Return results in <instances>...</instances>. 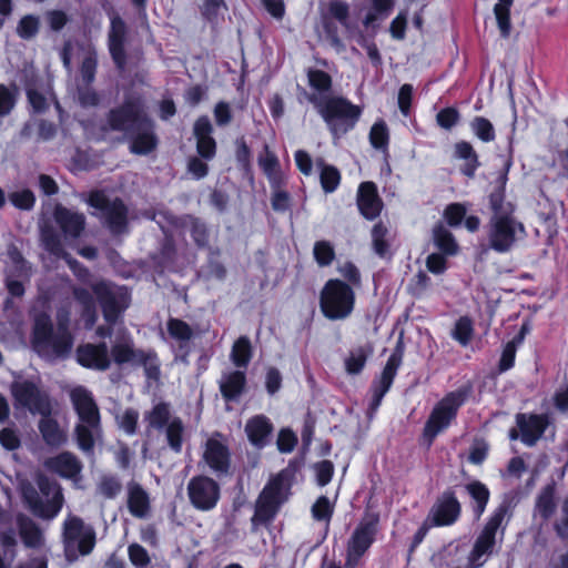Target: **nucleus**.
<instances>
[{
  "label": "nucleus",
  "instance_id": "f257e3e1",
  "mask_svg": "<svg viewBox=\"0 0 568 568\" xmlns=\"http://www.w3.org/2000/svg\"><path fill=\"white\" fill-rule=\"evenodd\" d=\"M488 207L491 212L486 224L488 248L506 254L526 235L525 225L516 216L515 204L504 205L503 200L495 196Z\"/></svg>",
  "mask_w": 568,
  "mask_h": 568
},
{
  "label": "nucleus",
  "instance_id": "f03ea898",
  "mask_svg": "<svg viewBox=\"0 0 568 568\" xmlns=\"http://www.w3.org/2000/svg\"><path fill=\"white\" fill-rule=\"evenodd\" d=\"M70 400L79 419L73 429L78 448L88 456L93 455L95 442L103 433L100 408L84 386L74 387Z\"/></svg>",
  "mask_w": 568,
  "mask_h": 568
},
{
  "label": "nucleus",
  "instance_id": "7ed1b4c3",
  "mask_svg": "<svg viewBox=\"0 0 568 568\" xmlns=\"http://www.w3.org/2000/svg\"><path fill=\"white\" fill-rule=\"evenodd\" d=\"M292 487V474L288 469H282L272 476L258 494L254 514L251 518L253 532L262 526H268L276 518L282 505L287 501Z\"/></svg>",
  "mask_w": 568,
  "mask_h": 568
},
{
  "label": "nucleus",
  "instance_id": "20e7f679",
  "mask_svg": "<svg viewBox=\"0 0 568 568\" xmlns=\"http://www.w3.org/2000/svg\"><path fill=\"white\" fill-rule=\"evenodd\" d=\"M474 394V383L467 381L455 390L448 392L433 407L423 428V439L428 446L457 418L459 409Z\"/></svg>",
  "mask_w": 568,
  "mask_h": 568
},
{
  "label": "nucleus",
  "instance_id": "39448f33",
  "mask_svg": "<svg viewBox=\"0 0 568 568\" xmlns=\"http://www.w3.org/2000/svg\"><path fill=\"white\" fill-rule=\"evenodd\" d=\"M308 101L318 108L321 116L335 139H339L352 131L363 112L359 105L339 95L320 100L316 94H311Z\"/></svg>",
  "mask_w": 568,
  "mask_h": 568
},
{
  "label": "nucleus",
  "instance_id": "423d86ee",
  "mask_svg": "<svg viewBox=\"0 0 568 568\" xmlns=\"http://www.w3.org/2000/svg\"><path fill=\"white\" fill-rule=\"evenodd\" d=\"M31 342L40 356L62 358L71 352L73 337L64 325H59L54 332L51 318L41 314L34 321Z\"/></svg>",
  "mask_w": 568,
  "mask_h": 568
},
{
  "label": "nucleus",
  "instance_id": "0eeeda50",
  "mask_svg": "<svg viewBox=\"0 0 568 568\" xmlns=\"http://www.w3.org/2000/svg\"><path fill=\"white\" fill-rule=\"evenodd\" d=\"M356 304L354 288L341 278H329L320 292V310L328 321L348 318Z\"/></svg>",
  "mask_w": 568,
  "mask_h": 568
},
{
  "label": "nucleus",
  "instance_id": "6e6552de",
  "mask_svg": "<svg viewBox=\"0 0 568 568\" xmlns=\"http://www.w3.org/2000/svg\"><path fill=\"white\" fill-rule=\"evenodd\" d=\"M150 118L144 98L141 94H126L119 105L108 111L102 130L122 132L126 136L143 123H149Z\"/></svg>",
  "mask_w": 568,
  "mask_h": 568
},
{
  "label": "nucleus",
  "instance_id": "1a4fd4ad",
  "mask_svg": "<svg viewBox=\"0 0 568 568\" xmlns=\"http://www.w3.org/2000/svg\"><path fill=\"white\" fill-rule=\"evenodd\" d=\"M87 203L95 210L92 215L97 216L113 235L128 232L129 210L122 199H110L103 190H93L89 193Z\"/></svg>",
  "mask_w": 568,
  "mask_h": 568
},
{
  "label": "nucleus",
  "instance_id": "9d476101",
  "mask_svg": "<svg viewBox=\"0 0 568 568\" xmlns=\"http://www.w3.org/2000/svg\"><path fill=\"white\" fill-rule=\"evenodd\" d=\"M103 317L106 323L115 324L119 317L130 306L131 295L125 286L113 290V284L105 280H100L91 285Z\"/></svg>",
  "mask_w": 568,
  "mask_h": 568
},
{
  "label": "nucleus",
  "instance_id": "9b49d317",
  "mask_svg": "<svg viewBox=\"0 0 568 568\" xmlns=\"http://www.w3.org/2000/svg\"><path fill=\"white\" fill-rule=\"evenodd\" d=\"M10 393L16 408L27 409L32 415H51L52 405L49 394L41 389L33 381L12 382Z\"/></svg>",
  "mask_w": 568,
  "mask_h": 568
},
{
  "label": "nucleus",
  "instance_id": "f8f14e48",
  "mask_svg": "<svg viewBox=\"0 0 568 568\" xmlns=\"http://www.w3.org/2000/svg\"><path fill=\"white\" fill-rule=\"evenodd\" d=\"M110 354L116 365L131 363L143 366L148 379L158 381L161 376L158 354L154 351L134 348L133 343L128 341L113 344Z\"/></svg>",
  "mask_w": 568,
  "mask_h": 568
},
{
  "label": "nucleus",
  "instance_id": "ddd939ff",
  "mask_svg": "<svg viewBox=\"0 0 568 568\" xmlns=\"http://www.w3.org/2000/svg\"><path fill=\"white\" fill-rule=\"evenodd\" d=\"M186 490L190 504L200 511L213 510L221 499L219 483L206 475L193 476L187 483Z\"/></svg>",
  "mask_w": 568,
  "mask_h": 568
},
{
  "label": "nucleus",
  "instance_id": "4468645a",
  "mask_svg": "<svg viewBox=\"0 0 568 568\" xmlns=\"http://www.w3.org/2000/svg\"><path fill=\"white\" fill-rule=\"evenodd\" d=\"M462 515V504L456 491L448 487L435 500L426 519L434 527H448L454 525Z\"/></svg>",
  "mask_w": 568,
  "mask_h": 568
},
{
  "label": "nucleus",
  "instance_id": "2eb2a0df",
  "mask_svg": "<svg viewBox=\"0 0 568 568\" xmlns=\"http://www.w3.org/2000/svg\"><path fill=\"white\" fill-rule=\"evenodd\" d=\"M379 525V514L365 513L348 539L346 552L362 558L376 540Z\"/></svg>",
  "mask_w": 568,
  "mask_h": 568
},
{
  "label": "nucleus",
  "instance_id": "dca6fc26",
  "mask_svg": "<svg viewBox=\"0 0 568 568\" xmlns=\"http://www.w3.org/2000/svg\"><path fill=\"white\" fill-rule=\"evenodd\" d=\"M21 495L30 510L42 519L54 518L62 508L63 496L61 490H57L50 500L43 501L37 489L28 483L22 486Z\"/></svg>",
  "mask_w": 568,
  "mask_h": 568
},
{
  "label": "nucleus",
  "instance_id": "f3484780",
  "mask_svg": "<svg viewBox=\"0 0 568 568\" xmlns=\"http://www.w3.org/2000/svg\"><path fill=\"white\" fill-rule=\"evenodd\" d=\"M126 38L128 27L125 21L118 14L113 16L110 21V30L108 33V49L118 70H124L128 64V55L125 51Z\"/></svg>",
  "mask_w": 568,
  "mask_h": 568
},
{
  "label": "nucleus",
  "instance_id": "a211bd4d",
  "mask_svg": "<svg viewBox=\"0 0 568 568\" xmlns=\"http://www.w3.org/2000/svg\"><path fill=\"white\" fill-rule=\"evenodd\" d=\"M75 358L80 366L104 372L111 366L109 348L105 342L81 344L75 349Z\"/></svg>",
  "mask_w": 568,
  "mask_h": 568
},
{
  "label": "nucleus",
  "instance_id": "6ab92c4d",
  "mask_svg": "<svg viewBox=\"0 0 568 568\" xmlns=\"http://www.w3.org/2000/svg\"><path fill=\"white\" fill-rule=\"evenodd\" d=\"M515 418L520 439L527 446L536 445L550 424L547 414L518 413Z\"/></svg>",
  "mask_w": 568,
  "mask_h": 568
},
{
  "label": "nucleus",
  "instance_id": "aec40b11",
  "mask_svg": "<svg viewBox=\"0 0 568 568\" xmlns=\"http://www.w3.org/2000/svg\"><path fill=\"white\" fill-rule=\"evenodd\" d=\"M356 205L361 215L367 221H374L381 215L384 203L374 182L365 181L358 185Z\"/></svg>",
  "mask_w": 568,
  "mask_h": 568
},
{
  "label": "nucleus",
  "instance_id": "412c9836",
  "mask_svg": "<svg viewBox=\"0 0 568 568\" xmlns=\"http://www.w3.org/2000/svg\"><path fill=\"white\" fill-rule=\"evenodd\" d=\"M214 128L206 115H200L193 124V135L196 141V152L200 158L211 161L217 152V143L213 138Z\"/></svg>",
  "mask_w": 568,
  "mask_h": 568
},
{
  "label": "nucleus",
  "instance_id": "4be33fe9",
  "mask_svg": "<svg viewBox=\"0 0 568 568\" xmlns=\"http://www.w3.org/2000/svg\"><path fill=\"white\" fill-rule=\"evenodd\" d=\"M404 357V344L402 339H399L392 354L389 355L382 374L378 379L373 381L371 390L372 393H377L379 395L385 396L387 392L390 389L394 379L397 375V371L403 363Z\"/></svg>",
  "mask_w": 568,
  "mask_h": 568
},
{
  "label": "nucleus",
  "instance_id": "5701e85b",
  "mask_svg": "<svg viewBox=\"0 0 568 568\" xmlns=\"http://www.w3.org/2000/svg\"><path fill=\"white\" fill-rule=\"evenodd\" d=\"M404 357V344L402 339H399L392 354L389 355L382 374L378 379L373 381L371 390L372 393H377L379 395L385 396L387 392L390 389L394 379L397 375V371L403 363Z\"/></svg>",
  "mask_w": 568,
  "mask_h": 568
},
{
  "label": "nucleus",
  "instance_id": "b1692460",
  "mask_svg": "<svg viewBox=\"0 0 568 568\" xmlns=\"http://www.w3.org/2000/svg\"><path fill=\"white\" fill-rule=\"evenodd\" d=\"M129 150L135 155H148L156 150L159 138L155 133V122L150 118L149 123H143L134 130V133L128 134Z\"/></svg>",
  "mask_w": 568,
  "mask_h": 568
},
{
  "label": "nucleus",
  "instance_id": "393cba45",
  "mask_svg": "<svg viewBox=\"0 0 568 568\" xmlns=\"http://www.w3.org/2000/svg\"><path fill=\"white\" fill-rule=\"evenodd\" d=\"M203 459L216 475H227L231 469V452L221 440L213 437L205 443Z\"/></svg>",
  "mask_w": 568,
  "mask_h": 568
},
{
  "label": "nucleus",
  "instance_id": "a878e982",
  "mask_svg": "<svg viewBox=\"0 0 568 568\" xmlns=\"http://www.w3.org/2000/svg\"><path fill=\"white\" fill-rule=\"evenodd\" d=\"M244 432L253 447L263 449L271 443L274 425L267 416L257 414L246 420Z\"/></svg>",
  "mask_w": 568,
  "mask_h": 568
},
{
  "label": "nucleus",
  "instance_id": "bb28decb",
  "mask_svg": "<svg viewBox=\"0 0 568 568\" xmlns=\"http://www.w3.org/2000/svg\"><path fill=\"white\" fill-rule=\"evenodd\" d=\"M166 331L169 336L179 344L175 358L187 364L191 353L190 341L194 336L192 327L181 318L170 317L166 322Z\"/></svg>",
  "mask_w": 568,
  "mask_h": 568
},
{
  "label": "nucleus",
  "instance_id": "cd10ccee",
  "mask_svg": "<svg viewBox=\"0 0 568 568\" xmlns=\"http://www.w3.org/2000/svg\"><path fill=\"white\" fill-rule=\"evenodd\" d=\"M53 219L65 237L78 239L85 229L84 214L73 212L62 204L55 205Z\"/></svg>",
  "mask_w": 568,
  "mask_h": 568
},
{
  "label": "nucleus",
  "instance_id": "c85d7f7f",
  "mask_svg": "<svg viewBox=\"0 0 568 568\" xmlns=\"http://www.w3.org/2000/svg\"><path fill=\"white\" fill-rule=\"evenodd\" d=\"M45 467L62 478H75L82 470L83 465L71 452H62L45 460Z\"/></svg>",
  "mask_w": 568,
  "mask_h": 568
},
{
  "label": "nucleus",
  "instance_id": "c756f323",
  "mask_svg": "<svg viewBox=\"0 0 568 568\" xmlns=\"http://www.w3.org/2000/svg\"><path fill=\"white\" fill-rule=\"evenodd\" d=\"M496 545V534L485 528L481 529L477 538L475 539L473 549L468 555L469 568H480L485 560H481L484 556L493 554Z\"/></svg>",
  "mask_w": 568,
  "mask_h": 568
},
{
  "label": "nucleus",
  "instance_id": "7c9ffc66",
  "mask_svg": "<svg viewBox=\"0 0 568 568\" xmlns=\"http://www.w3.org/2000/svg\"><path fill=\"white\" fill-rule=\"evenodd\" d=\"M454 158L464 161L460 173L468 179H474L481 163L471 143L465 140L456 142L454 144Z\"/></svg>",
  "mask_w": 568,
  "mask_h": 568
},
{
  "label": "nucleus",
  "instance_id": "2f4dec72",
  "mask_svg": "<svg viewBox=\"0 0 568 568\" xmlns=\"http://www.w3.org/2000/svg\"><path fill=\"white\" fill-rule=\"evenodd\" d=\"M128 509L135 518H144L150 511V497L146 490L138 483L128 485Z\"/></svg>",
  "mask_w": 568,
  "mask_h": 568
},
{
  "label": "nucleus",
  "instance_id": "473e14b6",
  "mask_svg": "<svg viewBox=\"0 0 568 568\" xmlns=\"http://www.w3.org/2000/svg\"><path fill=\"white\" fill-rule=\"evenodd\" d=\"M38 428L43 442L50 447H61L68 440L65 432L61 429L58 420L52 418L51 415L41 416Z\"/></svg>",
  "mask_w": 568,
  "mask_h": 568
},
{
  "label": "nucleus",
  "instance_id": "72a5a7b5",
  "mask_svg": "<svg viewBox=\"0 0 568 568\" xmlns=\"http://www.w3.org/2000/svg\"><path fill=\"white\" fill-rule=\"evenodd\" d=\"M246 375L242 371H233L224 375L220 382V392L226 402H235L244 393Z\"/></svg>",
  "mask_w": 568,
  "mask_h": 568
},
{
  "label": "nucleus",
  "instance_id": "f704fd0d",
  "mask_svg": "<svg viewBox=\"0 0 568 568\" xmlns=\"http://www.w3.org/2000/svg\"><path fill=\"white\" fill-rule=\"evenodd\" d=\"M181 226L189 230L197 248L210 247V230L202 219L191 214L184 215L181 220Z\"/></svg>",
  "mask_w": 568,
  "mask_h": 568
},
{
  "label": "nucleus",
  "instance_id": "c9c22d12",
  "mask_svg": "<svg viewBox=\"0 0 568 568\" xmlns=\"http://www.w3.org/2000/svg\"><path fill=\"white\" fill-rule=\"evenodd\" d=\"M374 347L371 343H365L349 351L344 359V368L348 375H359L366 366L368 358L373 355Z\"/></svg>",
  "mask_w": 568,
  "mask_h": 568
},
{
  "label": "nucleus",
  "instance_id": "e433bc0d",
  "mask_svg": "<svg viewBox=\"0 0 568 568\" xmlns=\"http://www.w3.org/2000/svg\"><path fill=\"white\" fill-rule=\"evenodd\" d=\"M17 526L23 545L27 548H38L42 542V531L40 527L27 515L17 516Z\"/></svg>",
  "mask_w": 568,
  "mask_h": 568
},
{
  "label": "nucleus",
  "instance_id": "4c0bfd02",
  "mask_svg": "<svg viewBox=\"0 0 568 568\" xmlns=\"http://www.w3.org/2000/svg\"><path fill=\"white\" fill-rule=\"evenodd\" d=\"M536 511L544 521L549 520L556 513V485L554 481L545 485L536 498Z\"/></svg>",
  "mask_w": 568,
  "mask_h": 568
},
{
  "label": "nucleus",
  "instance_id": "58836bf2",
  "mask_svg": "<svg viewBox=\"0 0 568 568\" xmlns=\"http://www.w3.org/2000/svg\"><path fill=\"white\" fill-rule=\"evenodd\" d=\"M74 300L81 306V317L84 320L87 326H92L98 320L97 303L94 294L89 290L80 286H75L72 290Z\"/></svg>",
  "mask_w": 568,
  "mask_h": 568
},
{
  "label": "nucleus",
  "instance_id": "ea45409f",
  "mask_svg": "<svg viewBox=\"0 0 568 568\" xmlns=\"http://www.w3.org/2000/svg\"><path fill=\"white\" fill-rule=\"evenodd\" d=\"M466 491L471 498V509L478 519L485 513L490 499L489 488L480 480H473L465 486Z\"/></svg>",
  "mask_w": 568,
  "mask_h": 568
},
{
  "label": "nucleus",
  "instance_id": "a19ab883",
  "mask_svg": "<svg viewBox=\"0 0 568 568\" xmlns=\"http://www.w3.org/2000/svg\"><path fill=\"white\" fill-rule=\"evenodd\" d=\"M159 273L174 271L178 260V250L172 239H165L160 251L152 257Z\"/></svg>",
  "mask_w": 568,
  "mask_h": 568
},
{
  "label": "nucleus",
  "instance_id": "79ce46f5",
  "mask_svg": "<svg viewBox=\"0 0 568 568\" xmlns=\"http://www.w3.org/2000/svg\"><path fill=\"white\" fill-rule=\"evenodd\" d=\"M433 241L438 251L448 256H454L459 251V245L454 234L442 223H437L433 227Z\"/></svg>",
  "mask_w": 568,
  "mask_h": 568
},
{
  "label": "nucleus",
  "instance_id": "37998d69",
  "mask_svg": "<svg viewBox=\"0 0 568 568\" xmlns=\"http://www.w3.org/2000/svg\"><path fill=\"white\" fill-rule=\"evenodd\" d=\"M371 237L376 255L382 258L390 255L389 229L384 222L379 221L373 225Z\"/></svg>",
  "mask_w": 568,
  "mask_h": 568
},
{
  "label": "nucleus",
  "instance_id": "c03bdc74",
  "mask_svg": "<svg viewBox=\"0 0 568 568\" xmlns=\"http://www.w3.org/2000/svg\"><path fill=\"white\" fill-rule=\"evenodd\" d=\"M372 9L366 13L363 24L365 28H377V22L387 18L394 9L395 0H371Z\"/></svg>",
  "mask_w": 568,
  "mask_h": 568
},
{
  "label": "nucleus",
  "instance_id": "a18cd8bd",
  "mask_svg": "<svg viewBox=\"0 0 568 568\" xmlns=\"http://www.w3.org/2000/svg\"><path fill=\"white\" fill-rule=\"evenodd\" d=\"M144 419L150 428L158 430L165 428L172 420L170 404L166 402L155 404L151 410L145 413Z\"/></svg>",
  "mask_w": 568,
  "mask_h": 568
},
{
  "label": "nucleus",
  "instance_id": "49530a36",
  "mask_svg": "<svg viewBox=\"0 0 568 568\" xmlns=\"http://www.w3.org/2000/svg\"><path fill=\"white\" fill-rule=\"evenodd\" d=\"M253 349L247 336H240L233 344L231 359L236 367H246L252 358Z\"/></svg>",
  "mask_w": 568,
  "mask_h": 568
},
{
  "label": "nucleus",
  "instance_id": "de8ad7c7",
  "mask_svg": "<svg viewBox=\"0 0 568 568\" xmlns=\"http://www.w3.org/2000/svg\"><path fill=\"white\" fill-rule=\"evenodd\" d=\"M317 164L321 168L320 182L323 191L325 193H333L339 186L341 172L336 166L326 164L323 160H320Z\"/></svg>",
  "mask_w": 568,
  "mask_h": 568
},
{
  "label": "nucleus",
  "instance_id": "09e8293b",
  "mask_svg": "<svg viewBox=\"0 0 568 568\" xmlns=\"http://www.w3.org/2000/svg\"><path fill=\"white\" fill-rule=\"evenodd\" d=\"M308 85L318 94H325L332 91L333 79L324 70L308 68L306 71Z\"/></svg>",
  "mask_w": 568,
  "mask_h": 568
},
{
  "label": "nucleus",
  "instance_id": "8fccbe9b",
  "mask_svg": "<svg viewBox=\"0 0 568 568\" xmlns=\"http://www.w3.org/2000/svg\"><path fill=\"white\" fill-rule=\"evenodd\" d=\"M19 88L16 83L6 85L0 83V119L8 116L17 105Z\"/></svg>",
  "mask_w": 568,
  "mask_h": 568
},
{
  "label": "nucleus",
  "instance_id": "3c124183",
  "mask_svg": "<svg viewBox=\"0 0 568 568\" xmlns=\"http://www.w3.org/2000/svg\"><path fill=\"white\" fill-rule=\"evenodd\" d=\"M184 425L180 417H174L165 427L166 440L170 449L175 454L182 452Z\"/></svg>",
  "mask_w": 568,
  "mask_h": 568
},
{
  "label": "nucleus",
  "instance_id": "603ef678",
  "mask_svg": "<svg viewBox=\"0 0 568 568\" xmlns=\"http://www.w3.org/2000/svg\"><path fill=\"white\" fill-rule=\"evenodd\" d=\"M474 335V324L469 316H460L454 325L452 337L462 346H467Z\"/></svg>",
  "mask_w": 568,
  "mask_h": 568
},
{
  "label": "nucleus",
  "instance_id": "864d4df0",
  "mask_svg": "<svg viewBox=\"0 0 568 568\" xmlns=\"http://www.w3.org/2000/svg\"><path fill=\"white\" fill-rule=\"evenodd\" d=\"M514 0H498L494 7V13L503 37H508L511 29L510 7Z\"/></svg>",
  "mask_w": 568,
  "mask_h": 568
},
{
  "label": "nucleus",
  "instance_id": "5fc2aeb1",
  "mask_svg": "<svg viewBox=\"0 0 568 568\" xmlns=\"http://www.w3.org/2000/svg\"><path fill=\"white\" fill-rule=\"evenodd\" d=\"M473 133L484 143L493 142L496 138L493 123L485 116L477 115L470 121Z\"/></svg>",
  "mask_w": 568,
  "mask_h": 568
},
{
  "label": "nucleus",
  "instance_id": "6e6d98bb",
  "mask_svg": "<svg viewBox=\"0 0 568 568\" xmlns=\"http://www.w3.org/2000/svg\"><path fill=\"white\" fill-rule=\"evenodd\" d=\"M369 143L376 150L386 151L389 144V131L387 124L379 120L375 122L369 131Z\"/></svg>",
  "mask_w": 568,
  "mask_h": 568
},
{
  "label": "nucleus",
  "instance_id": "4d7b16f0",
  "mask_svg": "<svg viewBox=\"0 0 568 568\" xmlns=\"http://www.w3.org/2000/svg\"><path fill=\"white\" fill-rule=\"evenodd\" d=\"M98 69V55L94 49L88 51L80 64L81 84H92Z\"/></svg>",
  "mask_w": 568,
  "mask_h": 568
},
{
  "label": "nucleus",
  "instance_id": "13d9d810",
  "mask_svg": "<svg viewBox=\"0 0 568 568\" xmlns=\"http://www.w3.org/2000/svg\"><path fill=\"white\" fill-rule=\"evenodd\" d=\"M84 521L78 516H71L63 524V539L67 546L75 542L87 530Z\"/></svg>",
  "mask_w": 568,
  "mask_h": 568
},
{
  "label": "nucleus",
  "instance_id": "bf43d9fd",
  "mask_svg": "<svg viewBox=\"0 0 568 568\" xmlns=\"http://www.w3.org/2000/svg\"><path fill=\"white\" fill-rule=\"evenodd\" d=\"M42 242L44 248L53 256L58 258H62L63 261L70 257V253H68L61 242L60 236L53 231H43L42 233Z\"/></svg>",
  "mask_w": 568,
  "mask_h": 568
},
{
  "label": "nucleus",
  "instance_id": "052dcab7",
  "mask_svg": "<svg viewBox=\"0 0 568 568\" xmlns=\"http://www.w3.org/2000/svg\"><path fill=\"white\" fill-rule=\"evenodd\" d=\"M313 255L316 263L322 267L331 265L336 257L334 246L325 240L315 242Z\"/></svg>",
  "mask_w": 568,
  "mask_h": 568
},
{
  "label": "nucleus",
  "instance_id": "680f3d73",
  "mask_svg": "<svg viewBox=\"0 0 568 568\" xmlns=\"http://www.w3.org/2000/svg\"><path fill=\"white\" fill-rule=\"evenodd\" d=\"M235 160L237 166L244 173H251L252 171V152L247 145L244 136L237 138L235 141Z\"/></svg>",
  "mask_w": 568,
  "mask_h": 568
},
{
  "label": "nucleus",
  "instance_id": "e2e57ef3",
  "mask_svg": "<svg viewBox=\"0 0 568 568\" xmlns=\"http://www.w3.org/2000/svg\"><path fill=\"white\" fill-rule=\"evenodd\" d=\"M39 28V18L34 14H26L18 22L17 33L21 39L29 40L38 34Z\"/></svg>",
  "mask_w": 568,
  "mask_h": 568
},
{
  "label": "nucleus",
  "instance_id": "0e129e2a",
  "mask_svg": "<svg viewBox=\"0 0 568 568\" xmlns=\"http://www.w3.org/2000/svg\"><path fill=\"white\" fill-rule=\"evenodd\" d=\"M336 21H338L343 27L348 28L349 26V6L347 2L342 0H332L327 6V14Z\"/></svg>",
  "mask_w": 568,
  "mask_h": 568
},
{
  "label": "nucleus",
  "instance_id": "69168bd1",
  "mask_svg": "<svg viewBox=\"0 0 568 568\" xmlns=\"http://www.w3.org/2000/svg\"><path fill=\"white\" fill-rule=\"evenodd\" d=\"M10 203L19 210L30 211L34 207L36 195L30 189L11 192L9 194Z\"/></svg>",
  "mask_w": 568,
  "mask_h": 568
},
{
  "label": "nucleus",
  "instance_id": "338daca9",
  "mask_svg": "<svg viewBox=\"0 0 568 568\" xmlns=\"http://www.w3.org/2000/svg\"><path fill=\"white\" fill-rule=\"evenodd\" d=\"M122 489L119 478L114 475H104L98 484L99 493L106 499L115 498Z\"/></svg>",
  "mask_w": 568,
  "mask_h": 568
},
{
  "label": "nucleus",
  "instance_id": "774afa93",
  "mask_svg": "<svg viewBox=\"0 0 568 568\" xmlns=\"http://www.w3.org/2000/svg\"><path fill=\"white\" fill-rule=\"evenodd\" d=\"M466 213L465 204L455 202L445 207L443 216L450 227H458L463 223Z\"/></svg>",
  "mask_w": 568,
  "mask_h": 568
}]
</instances>
